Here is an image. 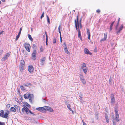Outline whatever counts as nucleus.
Wrapping results in <instances>:
<instances>
[{
    "label": "nucleus",
    "instance_id": "obj_54",
    "mask_svg": "<svg viewBox=\"0 0 125 125\" xmlns=\"http://www.w3.org/2000/svg\"><path fill=\"white\" fill-rule=\"evenodd\" d=\"M83 125H87L86 123L85 122H83Z\"/></svg>",
    "mask_w": 125,
    "mask_h": 125
},
{
    "label": "nucleus",
    "instance_id": "obj_55",
    "mask_svg": "<svg viewBox=\"0 0 125 125\" xmlns=\"http://www.w3.org/2000/svg\"><path fill=\"white\" fill-rule=\"evenodd\" d=\"M60 39L61 40L62 39V37L61 36V34H60Z\"/></svg>",
    "mask_w": 125,
    "mask_h": 125
},
{
    "label": "nucleus",
    "instance_id": "obj_1",
    "mask_svg": "<svg viewBox=\"0 0 125 125\" xmlns=\"http://www.w3.org/2000/svg\"><path fill=\"white\" fill-rule=\"evenodd\" d=\"M81 19H80L79 22L78 21V15L76 16V19H75L74 20L75 24L76 30L78 31V36L82 40V37L80 29L82 28V26L81 24Z\"/></svg>",
    "mask_w": 125,
    "mask_h": 125
},
{
    "label": "nucleus",
    "instance_id": "obj_14",
    "mask_svg": "<svg viewBox=\"0 0 125 125\" xmlns=\"http://www.w3.org/2000/svg\"><path fill=\"white\" fill-rule=\"evenodd\" d=\"M84 52L85 53L87 54H89L90 55H92V53L89 52L88 49L86 48H85L84 50Z\"/></svg>",
    "mask_w": 125,
    "mask_h": 125
},
{
    "label": "nucleus",
    "instance_id": "obj_20",
    "mask_svg": "<svg viewBox=\"0 0 125 125\" xmlns=\"http://www.w3.org/2000/svg\"><path fill=\"white\" fill-rule=\"evenodd\" d=\"M123 27V24H122L121 27L119 28L118 31H117V33L118 34L120 32V31L122 30Z\"/></svg>",
    "mask_w": 125,
    "mask_h": 125
},
{
    "label": "nucleus",
    "instance_id": "obj_9",
    "mask_svg": "<svg viewBox=\"0 0 125 125\" xmlns=\"http://www.w3.org/2000/svg\"><path fill=\"white\" fill-rule=\"evenodd\" d=\"M36 51L35 50L34 51L32 55V58L34 60H35L36 58Z\"/></svg>",
    "mask_w": 125,
    "mask_h": 125
},
{
    "label": "nucleus",
    "instance_id": "obj_5",
    "mask_svg": "<svg viewBox=\"0 0 125 125\" xmlns=\"http://www.w3.org/2000/svg\"><path fill=\"white\" fill-rule=\"evenodd\" d=\"M24 46L26 50L28 52H30V51L31 46L29 44L26 43L24 44Z\"/></svg>",
    "mask_w": 125,
    "mask_h": 125
},
{
    "label": "nucleus",
    "instance_id": "obj_24",
    "mask_svg": "<svg viewBox=\"0 0 125 125\" xmlns=\"http://www.w3.org/2000/svg\"><path fill=\"white\" fill-rule=\"evenodd\" d=\"M0 116L1 117H3L4 115V111L3 110H1L0 111Z\"/></svg>",
    "mask_w": 125,
    "mask_h": 125
},
{
    "label": "nucleus",
    "instance_id": "obj_29",
    "mask_svg": "<svg viewBox=\"0 0 125 125\" xmlns=\"http://www.w3.org/2000/svg\"><path fill=\"white\" fill-rule=\"evenodd\" d=\"M62 26H61V24L58 27V30L59 33H60V34H61V32L60 31V29L61 28Z\"/></svg>",
    "mask_w": 125,
    "mask_h": 125
},
{
    "label": "nucleus",
    "instance_id": "obj_15",
    "mask_svg": "<svg viewBox=\"0 0 125 125\" xmlns=\"http://www.w3.org/2000/svg\"><path fill=\"white\" fill-rule=\"evenodd\" d=\"M111 103H114L115 101V99L114 97V94H111Z\"/></svg>",
    "mask_w": 125,
    "mask_h": 125
},
{
    "label": "nucleus",
    "instance_id": "obj_18",
    "mask_svg": "<svg viewBox=\"0 0 125 125\" xmlns=\"http://www.w3.org/2000/svg\"><path fill=\"white\" fill-rule=\"evenodd\" d=\"M80 79L81 81L84 84H85L86 83V81L84 78H80Z\"/></svg>",
    "mask_w": 125,
    "mask_h": 125
},
{
    "label": "nucleus",
    "instance_id": "obj_23",
    "mask_svg": "<svg viewBox=\"0 0 125 125\" xmlns=\"http://www.w3.org/2000/svg\"><path fill=\"white\" fill-rule=\"evenodd\" d=\"M25 64V63L24 61L23 60H21V61L20 65H24Z\"/></svg>",
    "mask_w": 125,
    "mask_h": 125
},
{
    "label": "nucleus",
    "instance_id": "obj_10",
    "mask_svg": "<svg viewBox=\"0 0 125 125\" xmlns=\"http://www.w3.org/2000/svg\"><path fill=\"white\" fill-rule=\"evenodd\" d=\"M9 114V112L8 110H6L4 113V115L3 118H7L8 116V115Z\"/></svg>",
    "mask_w": 125,
    "mask_h": 125
},
{
    "label": "nucleus",
    "instance_id": "obj_17",
    "mask_svg": "<svg viewBox=\"0 0 125 125\" xmlns=\"http://www.w3.org/2000/svg\"><path fill=\"white\" fill-rule=\"evenodd\" d=\"M46 58L45 57H43L41 59L40 62L42 65H43L44 64V62Z\"/></svg>",
    "mask_w": 125,
    "mask_h": 125
},
{
    "label": "nucleus",
    "instance_id": "obj_57",
    "mask_svg": "<svg viewBox=\"0 0 125 125\" xmlns=\"http://www.w3.org/2000/svg\"><path fill=\"white\" fill-rule=\"evenodd\" d=\"M82 121L83 124V122H84L83 120H82Z\"/></svg>",
    "mask_w": 125,
    "mask_h": 125
},
{
    "label": "nucleus",
    "instance_id": "obj_11",
    "mask_svg": "<svg viewBox=\"0 0 125 125\" xmlns=\"http://www.w3.org/2000/svg\"><path fill=\"white\" fill-rule=\"evenodd\" d=\"M34 70V68L32 65H29L28 66V71L30 73L32 72Z\"/></svg>",
    "mask_w": 125,
    "mask_h": 125
},
{
    "label": "nucleus",
    "instance_id": "obj_16",
    "mask_svg": "<svg viewBox=\"0 0 125 125\" xmlns=\"http://www.w3.org/2000/svg\"><path fill=\"white\" fill-rule=\"evenodd\" d=\"M87 34L88 35V39L90 40V30L88 28L87 29Z\"/></svg>",
    "mask_w": 125,
    "mask_h": 125
},
{
    "label": "nucleus",
    "instance_id": "obj_62",
    "mask_svg": "<svg viewBox=\"0 0 125 125\" xmlns=\"http://www.w3.org/2000/svg\"><path fill=\"white\" fill-rule=\"evenodd\" d=\"M119 24H118V23H117V26H118V25Z\"/></svg>",
    "mask_w": 125,
    "mask_h": 125
},
{
    "label": "nucleus",
    "instance_id": "obj_52",
    "mask_svg": "<svg viewBox=\"0 0 125 125\" xmlns=\"http://www.w3.org/2000/svg\"><path fill=\"white\" fill-rule=\"evenodd\" d=\"M21 32L19 31V33H18V35L19 36H20V35L21 34Z\"/></svg>",
    "mask_w": 125,
    "mask_h": 125
},
{
    "label": "nucleus",
    "instance_id": "obj_58",
    "mask_svg": "<svg viewBox=\"0 0 125 125\" xmlns=\"http://www.w3.org/2000/svg\"><path fill=\"white\" fill-rule=\"evenodd\" d=\"M60 42L61 43L62 42V39L60 40Z\"/></svg>",
    "mask_w": 125,
    "mask_h": 125
},
{
    "label": "nucleus",
    "instance_id": "obj_33",
    "mask_svg": "<svg viewBox=\"0 0 125 125\" xmlns=\"http://www.w3.org/2000/svg\"><path fill=\"white\" fill-rule=\"evenodd\" d=\"M40 52H42L43 51V48L42 46H41L40 49Z\"/></svg>",
    "mask_w": 125,
    "mask_h": 125
},
{
    "label": "nucleus",
    "instance_id": "obj_8",
    "mask_svg": "<svg viewBox=\"0 0 125 125\" xmlns=\"http://www.w3.org/2000/svg\"><path fill=\"white\" fill-rule=\"evenodd\" d=\"M33 97V95L32 94H29L28 97L30 102L31 103H32V99Z\"/></svg>",
    "mask_w": 125,
    "mask_h": 125
},
{
    "label": "nucleus",
    "instance_id": "obj_25",
    "mask_svg": "<svg viewBox=\"0 0 125 125\" xmlns=\"http://www.w3.org/2000/svg\"><path fill=\"white\" fill-rule=\"evenodd\" d=\"M115 21H113L112 22L111 24L110 25V31H111L112 29V27L113 26V25L115 22Z\"/></svg>",
    "mask_w": 125,
    "mask_h": 125
},
{
    "label": "nucleus",
    "instance_id": "obj_53",
    "mask_svg": "<svg viewBox=\"0 0 125 125\" xmlns=\"http://www.w3.org/2000/svg\"><path fill=\"white\" fill-rule=\"evenodd\" d=\"M3 51V50H2L1 51V52H0V54H1L2 53Z\"/></svg>",
    "mask_w": 125,
    "mask_h": 125
},
{
    "label": "nucleus",
    "instance_id": "obj_35",
    "mask_svg": "<svg viewBox=\"0 0 125 125\" xmlns=\"http://www.w3.org/2000/svg\"><path fill=\"white\" fill-rule=\"evenodd\" d=\"M53 43L55 44L56 43V39L55 38H54L53 40Z\"/></svg>",
    "mask_w": 125,
    "mask_h": 125
},
{
    "label": "nucleus",
    "instance_id": "obj_61",
    "mask_svg": "<svg viewBox=\"0 0 125 125\" xmlns=\"http://www.w3.org/2000/svg\"><path fill=\"white\" fill-rule=\"evenodd\" d=\"M54 2H53V4H54Z\"/></svg>",
    "mask_w": 125,
    "mask_h": 125
},
{
    "label": "nucleus",
    "instance_id": "obj_37",
    "mask_svg": "<svg viewBox=\"0 0 125 125\" xmlns=\"http://www.w3.org/2000/svg\"><path fill=\"white\" fill-rule=\"evenodd\" d=\"M0 125H5V123L4 122L0 121Z\"/></svg>",
    "mask_w": 125,
    "mask_h": 125
},
{
    "label": "nucleus",
    "instance_id": "obj_50",
    "mask_svg": "<svg viewBox=\"0 0 125 125\" xmlns=\"http://www.w3.org/2000/svg\"><path fill=\"white\" fill-rule=\"evenodd\" d=\"M120 18H119V19H118V24H119V21H120Z\"/></svg>",
    "mask_w": 125,
    "mask_h": 125
},
{
    "label": "nucleus",
    "instance_id": "obj_39",
    "mask_svg": "<svg viewBox=\"0 0 125 125\" xmlns=\"http://www.w3.org/2000/svg\"><path fill=\"white\" fill-rule=\"evenodd\" d=\"M14 108L16 109H18L19 108V107L17 106L16 105H14Z\"/></svg>",
    "mask_w": 125,
    "mask_h": 125
},
{
    "label": "nucleus",
    "instance_id": "obj_51",
    "mask_svg": "<svg viewBox=\"0 0 125 125\" xmlns=\"http://www.w3.org/2000/svg\"><path fill=\"white\" fill-rule=\"evenodd\" d=\"M4 32V31H2L0 32V35H1Z\"/></svg>",
    "mask_w": 125,
    "mask_h": 125
},
{
    "label": "nucleus",
    "instance_id": "obj_47",
    "mask_svg": "<svg viewBox=\"0 0 125 125\" xmlns=\"http://www.w3.org/2000/svg\"><path fill=\"white\" fill-rule=\"evenodd\" d=\"M66 42H64V45H65V47H67V45H66Z\"/></svg>",
    "mask_w": 125,
    "mask_h": 125
},
{
    "label": "nucleus",
    "instance_id": "obj_49",
    "mask_svg": "<svg viewBox=\"0 0 125 125\" xmlns=\"http://www.w3.org/2000/svg\"><path fill=\"white\" fill-rule=\"evenodd\" d=\"M22 28L21 27L20 28V31H19L20 32H21V31H22Z\"/></svg>",
    "mask_w": 125,
    "mask_h": 125
},
{
    "label": "nucleus",
    "instance_id": "obj_42",
    "mask_svg": "<svg viewBox=\"0 0 125 125\" xmlns=\"http://www.w3.org/2000/svg\"><path fill=\"white\" fill-rule=\"evenodd\" d=\"M20 37V36L18 35H17L16 36V40H17Z\"/></svg>",
    "mask_w": 125,
    "mask_h": 125
},
{
    "label": "nucleus",
    "instance_id": "obj_32",
    "mask_svg": "<svg viewBox=\"0 0 125 125\" xmlns=\"http://www.w3.org/2000/svg\"><path fill=\"white\" fill-rule=\"evenodd\" d=\"M67 107L68 109L70 111L72 110L70 108L71 105L70 104H68L67 106Z\"/></svg>",
    "mask_w": 125,
    "mask_h": 125
},
{
    "label": "nucleus",
    "instance_id": "obj_3",
    "mask_svg": "<svg viewBox=\"0 0 125 125\" xmlns=\"http://www.w3.org/2000/svg\"><path fill=\"white\" fill-rule=\"evenodd\" d=\"M22 111L23 113H25L26 114H28L29 113H30L31 114H33V115H35V114H33L32 112L30 111L28 109V108L27 107H24L22 109Z\"/></svg>",
    "mask_w": 125,
    "mask_h": 125
},
{
    "label": "nucleus",
    "instance_id": "obj_59",
    "mask_svg": "<svg viewBox=\"0 0 125 125\" xmlns=\"http://www.w3.org/2000/svg\"><path fill=\"white\" fill-rule=\"evenodd\" d=\"M31 31H33V29H32V28H31Z\"/></svg>",
    "mask_w": 125,
    "mask_h": 125
},
{
    "label": "nucleus",
    "instance_id": "obj_45",
    "mask_svg": "<svg viewBox=\"0 0 125 125\" xmlns=\"http://www.w3.org/2000/svg\"><path fill=\"white\" fill-rule=\"evenodd\" d=\"M48 39V38L46 39V45L47 46V44H48V43H47Z\"/></svg>",
    "mask_w": 125,
    "mask_h": 125
},
{
    "label": "nucleus",
    "instance_id": "obj_34",
    "mask_svg": "<svg viewBox=\"0 0 125 125\" xmlns=\"http://www.w3.org/2000/svg\"><path fill=\"white\" fill-rule=\"evenodd\" d=\"M31 83H27V84H25V85L26 86H30L31 85Z\"/></svg>",
    "mask_w": 125,
    "mask_h": 125
},
{
    "label": "nucleus",
    "instance_id": "obj_30",
    "mask_svg": "<svg viewBox=\"0 0 125 125\" xmlns=\"http://www.w3.org/2000/svg\"><path fill=\"white\" fill-rule=\"evenodd\" d=\"M107 33H105L104 34V38L106 40L107 38Z\"/></svg>",
    "mask_w": 125,
    "mask_h": 125
},
{
    "label": "nucleus",
    "instance_id": "obj_19",
    "mask_svg": "<svg viewBox=\"0 0 125 125\" xmlns=\"http://www.w3.org/2000/svg\"><path fill=\"white\" fill-rule=\"evenodd\" d=\"M24 65H20L19 69L20 71L22 72L24 69Z\"/></svg>",
    "mask_w": 125,
    "mask_h": 125
},
{
    "label": "nucleus",
    "instance_id": "obj_44",
    "mask_svg": "<svg viewBox=\"0 0 125 125\" xmlns=\"http://www.w3.org/2000/svg\"><path fill=\"white\" fill-rule=\"evenodd\" d=\"M6 106L8 108H9L10 107V104H8L6 105Z\"/></svg>",
    "mask_w": 125,
    "mask_h": 125
},
{
    "label": "nucleus",
    "instance_id": "obj_31",
    "mask_svg": "<svg viewBox=\"0 0 125 125\" xmlns=\"http://www.w3.org/2000/svg\"><path fill=\"white\" fill-rule=\"evenodd\" d=\"M46 17H47V22L49 24H50V19H49V17L47 15L46 16Z\"/></svg>",
    "mask_w": 125,
    "mask_h": 125
},
{
    "label": "nucleus",
    "instance_id": "obj_6",
    "mask_svg": "<svg viewBox=\"0 0 125 125\" xmlns=\"http://www.w3.org/2000/svg\"><path fill=\"white\" fill-rule=\"evenodd\" d=\"M36 110L42 113H45L46 112V109L43 107H39L36 108Z\"/></svg>",
    "mask_w": 125,
    "mask_h": 125
},
{
    "label": "nucleus",
    "instance_id": "obj_7",
    "mask_svg": "<svg viewBox=\"0 0 125 125\" xmlns=\"http://www.w3.org/2000/svg\"><path fill=\"white\" fill-rule=\"evenodd\" d=\"M11 54V52H8L6 54V55L4 56V57H3L2 58V60L4 61L6 60L10 56Z\"/></svg>",
    "mask_w": 125,
    "mask_h": 125
},
{
    "label": "nucleus",
    "instance_id": "obj_13",
    "mask_svg": "<svg viewBox=\"0 0 125 125\" xmlns=\"http://www.w3.org/2000/svg\"><path fill=\"white\" fill-rule=\"evenodd\" d=\"M44 107L46 108V111L47 110L49 111L50 112H52L53 111V110L51 107L48 106H45Z\"/></svg>",
    "mask_w": 125,
    "mask_h": 125
},
{
    "label": "nucleus",
    "instance_id": "obj_28",
    "mask_svg": "<svg viewBox=\"0 0 125 125\" xmlns=\"http://www.w3.org/2000/svg\"><path fill=\"white\" fill-rule=\"evenodd\" d=\"M10 110L12 112H15L16 111L15 108L13 107L11 108Z\"/></svg>",
    "mask_w": 125,
    "mask_h": 125
},
{
    "label": "nucleus",
    "instance_id": "obj_46",
    "mask_svg": "<svg viewBox=\"0 0 125 125\" xmlns=\"http://www.w3.org/2000/svg\"><path fill=\"white\" fill-rule=\"evenodd\" d=\"M45 35H46V38H48V36H47V33L46 32H45Z\"/></svg>",
    "mask_w": 125,
    "mask_h": 125
},
{
    "label": "nucleus",
    "instance_id": "obj_43",
    "mask_svg": "<svg viewBox=\"0 0 125 125\" xmlns=\"http://www.w3.org/2000/svg\"><path fill=\"white\" fill-rule=\"evenodd\" d=\"M96 12L98 13H99L100 12V10L99 9H98L96 10Z\"/></svg>",
    "mask_w": 125,
    "mask_h": 125
},
{
    "label": "nucleus",
    "instance_id": "obj_26",
    "mask_svg": "<svg viewBox=\"0 0 125 125\" xmlns=\"http://www.w3.org/2000/svg\"><path fill=\"white\" fill-rule=\"evenodd\" d=\"M28 37L29 38V39L31 41H33V38H32L31 36L30 35L28 34Z\"/></svg>",
    "mask_w": 125,
    "mask_h": 125
},
{
    "label": "nucleus",
    "instance_id": "obj_38",
    "mask_svg": "<svg viewBox=\"0 0 125 125\" xmlns=\"http://www.w3.org/2000/svg\"><path fill=\"white\" fill-rule=\"evenodd\" d=\"M44 12H43L41 16V17H40V18L41 19L44 16Z\"/></svg>",
    "mask_w": 125,
    "mask_h": 125
},
{
    "label": "nucleus",
    "instance_id": "obj_12",
    "mask_svg": "<svg viewBox=\"0 0 125 125\" xmlns=\"http://www.w3.org/2000/svg\"><path fill=\"white\" fill-rule=\"evenodd\" d=\"M23 104L24 107H27V108H30L31 106L29 104L26 102H22Z\"/></svg>",
    "mask_w": 125,
    "mask_h": 125
},
{
    "label": "nucleus",
    "instance_id": "obj_48",
    "mask_svg": "<svg viewBox=\"0 0 125 125\" xmlns=\"http://www.w3.org/2000/svg\"><path fill=\"white\" fill-rule=\"evenodd\" d=\"M36 47V45L35 44H33V47L35 48Z\"/></svg>",
    "mask_w": 125,
    "mask_h": 125
},
{
    "label": "nucleus",
    "instance_id": "obj_21",
    "mask_svg": "<svg viewBox=\"0 0 125 125\" xmlns=\"http://www.w3.org/2000/svg\"><path fill=\"white\" fill-rule=\"evenodd\" d=\"M105 117L106 122L108 123L109 121V118L108 117V115L106 114H105Z\"/></svg>",
    "mask_w": 125,
    "mask_h": 125
},
{
    "label": "nucleus",
    "instance_id": "obj_4",
    "mask_svg": "<svg viewBox=\"0 0 125 125\" xmlns=\"http://www.w3.org/2000/svg\"><path fill=\"white\" fill-rule=\"evenodd\" d=\"M81 68V69L83 70L84 73L86 74L88 70V68L86 66V64L84 63H83Z\"/></svg>",
    "mask_w": 125,
    "mask_h": 125
},
{
    "label": "nucleus",
    "instance_id": "obj_27",
    "mask_svg": "<svg viewBox=\"0 0 125 125\" xmlns=\"http://www.w3.org/2000/svg\"><path fill=\"white\" fill-rule=\"evenodd\" d=\"M64 49L66 53H67V54H68L69 53L67 47H65Z\"/></svg>",
    "mask_w": 125,
    "mask_h": 125
},
{
    "label": "nucleus",
    "instance_id": "obj_36",
    "mask_svg": "<svg viewBox=\"0 0 125 125\" xmlns=\"http://www.w3.org/2000/svg\"><path fill=\"white\" fill-rule=\"evenodd\" d=\"M20 88L21 89L23 90H25V88L22 85H21L20 86Z\"/></svg>",
    "mask_w": 125,
    "mask_h": 125
},
{
    "label": "nucleus",
    "instance_id": "obj_56",
    "mask_svg": "<svg viewBox=\"0 0 125 125\" xmlns=\"http://www.w3.org/2000/svg\"><path fill=\"white\" fill-rule=\"evenodd\" d=\"M3 2H5L6 0H1Z\"/></svg>",
    "mask_w": 125,
    "mask_h": 125
},
{
    "label": "nucleus",
    "instance_id": "obj_60",
    "mask_svg": "<svg viewBox=\"0 0 125 125\" xmlns=\"http://www.w3.org/2000/svg\"><path fill=\"white\" fill-rule=\"evenodd\" d=\"M109 81H110V82L111 81V80L110 79H109Z\"/></svg>",
    "mask_w": 125,
    "mask_h": 125
},
{
    "label": "nucleus",
    "instance_id": "obj_63",
    "mask_svg": "<svg viewBox=\"0 0 125 125\" xmlns=\"http://www.w3.org/2000/svg\"><path fill=\"white\" fill-rule=\"evenodd\" d=\"M82 76H83L82 75H81Z\"/></svg>",
    "mask_w": 125,
    "mask_h": 125
},
{
    "label": "nucleus",
    "instance_id": "obj_40",
    "mask_svg": "<svg viewBox=\"0 0 125 125\" xmlns=\"http://www.w3.org/2000/svg\"><path fill=\"white\" fill-rule=\"evenodd\" d=\"M106 40L104 38H102L100 40V42H101L103 41H105Z\"/></svg>",
    "mask_w": 125,
    "mask_h": 125
},
{
    "label": "nucleus",
    "instance_id": "obj_2",
    "mask_svg": "<svg viewBox=\"0 0 125 125\" xmlns=\"http://www.w3.org/2000/svg\"><path fill=\"white\" fill-rule=\"evenodd\" d=\"M115 118H114L113 115L112 116V118L113 119L112 121L113 125H116V123L118 122L119 120V115L118 111L116 109L115 110Z\"/></svg>",
    "mask_w": 125,
    "mask_h": 125
},
{
    "label": "nucleus",
    "instance_id": "obj_22",
    "mask_svg": "<svg viewBox=\"0 0 125 125\" xmlns=\"http://www.w3.org/2000/svg\"><path fill=\"white\" fill-rule=\"evenodd\" d=\"M29 94V93H27L24 95V97L25 99H28V97Z\"/></svg>",
    "mask_w": 125,
    "mask_h": 125
},
{
    "label": "nucleus",
    "instance_id": "obj_41",
    "mask_svg": "<svg viewBox=\"0 0 125 125\" xmlns=\"http://www.w3.org/2000/svg\"><path fill=\"white\" fill-rule=\"evenodd\" d=\"M106 40L104 38H102L100 40V42H101L103 41H105Z\"/></svg>",
    "mask_w": 125,
    "mask_h": 125
}]
</instances>
